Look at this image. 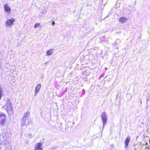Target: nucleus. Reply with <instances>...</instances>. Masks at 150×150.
Masks as SVG:
<instances>
[{
  "instance_id": "nucleus-1",
  "label": "nucleus",
  "mask_w": 150,
  "mask_h": 150,
  "mask_svg": "<svg viewBox=\"0 0 150 150\" xmlns=\"http://www.w3.org/2000/svg\"><path fill=\"white\" fill-rule=\"evenodd\" d=\"M100 117L103 123V129L104 126L106 124L107 120V117L105 112H103L101 113Z\"/></svg>"
},
{
  "instance_id": "nucleus-2",
  "label": "nucleus",
  "mask_w": 150,
  "mask_h": 150,
  "mask_svg": "<svg viewBox=\"0 0 150 150\" xmlns=\"http://www.w3.org/2000/svg\"><path fill=\"white\" fill-rule=\"evenodd\" d=\"M6 116L4 114H2L0 115V124L2 126H4L5 122Z\"/></svg>"
},
{
  "instance_id": "nucleus-3",
  "label": "nucleus",
  "mask_w": 150,
  "mask_h": 150,
  "mask_svg": "<svg viewBox=\"0 0 150 150\" xmlns=\"http://www.w3.org/2000/svg\"><path fill=\"white\" fill-rule=\"evenodd\" d=\"M42 143L41 142L37 143L35 146L34 150H42Z\"/></svg>"
},
{
  "instance_id": "nucleus-4",
  "label": "nucleus",
  "mask_w": 150,
  "mask_h": 150,
  "mask_svg": "<svg viewBox=\"0 0 150 150\" xmlns=\"http://www.w3.org/2000/svg\"><path fill=\"white\" fill-rule=\"evenodd\" d=\"M7 106L8 108L7 109V110L8 113H9L11 114L13 113V107H12L11 105V103H8L7 104Z\"/></svg>"
},
{
  "instance_id": "nucleus-5",
  "label": "nucleus",
  "mask_w": 150,
  "mask_h": 150,
  "mask_svg": "<svg viewBox=\"0 0 150 150\" xmlns=\"http://www.w3.org/2000/svg\"><path fill=\"white\" fill-rule=\"evenodd\" d=\"M4 9L5 12L8 14L10 13L11 12V8L7 4H5L4 6Z\"/></svg>"
},
{
  "instance_id": "nucleus-6",
  "label": "nucleus",
  "mask_w": 150,
  "mask_h": 150,
  "mask_svg": "<svg viewBox=\"0 0 150 150\" xmlns=\"http://www.w3.org/2000/svg\"><path fill=\"white\" fill-rule=\"evenodd\" d=\"M15 21V20L13 19H8L7 20L6 22V25L9 26H11V25L13 24L14 22Z\"/></svg>"
},
{
  "instance_id": "nucleus-7",
  "label": "nucleus",
  "mask_w": 150,
  "mask_h": 150,
  "mask_svg": "<svg viewBox=\"0 0 150 150\" xmlns=\"http://www.w3.org/2000/svg\"><path fill=\"white\" fill-rule=\"evenodd\" d=\"M130 140V138L129 137H128L125 139L124 142V144L125 145V148H127L129 143Z\"/></svg>"
},
{
  "instance_id": "nucleus-8",
  "label": "nucleus",
  "mask_w": 150,
  "mask_h": 150,
  "mask_svg": "<svg viewBox=\"0 0 150 150\" xmlns=\"http://www.w3.org/2000/svg\"><path fill=\"white\" fill-rule=\"evenodd\" d=\"M27 119L28 120V122L27 123V124H29V120H28V119L25 118L24 117H23L22 121L21 122V125L23 126H24L26 124V120Z\"/></svg>"
},
{
  "instance_id": "nucleus-9",
  "label": "nucleus",
  "mask_w": 150,
  "mask_h": 150,
  "mask_svg": "<svg viewBox=\"0 0 150 150\" xmlns=\"http://www.w3.org/2000/svg\"><path fill=\"white\" fill-rule=\"evenodd\" d=\"M128 20V18L125 17H121L119 18V21L122 23H124Z\"/></svg>"
},
{
  "instance_id": "nucleus-10",
  "label": "nucleus",
  "mask_w": 150,
  "mask_h": 150,
  "mask_svg": "<svg viewBox=\"0 0 150 150\" xmlns=\"http://www.w3.org/2000/svg\"><path fill=\"white\" fill-rule=\"evenodd\" d=\"M54 52L53 49H50L47 50L46 52V54L47 55H51Z\"/></svg>"
},
{
  "instance_id": "nucleus-11",
  "label": "nucleus",
  "mask_w": 150,
  "mask_h": 150,
  "mask_svg": "<svg viewBox=\"0 0 150 150\" xmlns=\"http://www.w3.org/2000/svg\"><path fill=\"white\" fill-rule=\"evenodd\" d=\"M30 115V112H28L25 113V114L23 116V117H24L25 118L28 119V117H29V116Z\"/></svg>"
},
{
  "instance_id": "nucleus-12",
  "label": "nucleus",
  "mask_w": 150,
  "mask_h": 150,
  "mask_svg": "<svg viewBox=\"0 0 150 150\" xmlns=\"http://www.w3.org/2000/svg\"><path fill=\"white\" fill-rule=\"evenodd\" d=\"M41 87V86L40 84L38 85L36 87L35 89V92H38L40 89Z\"/></svg>"
},
{
  "instance_id": "nucleus-13",
  "label": "nucleus",
  "mask_w": 150,
  "mask_h": 150,
  "mask_svg": "<svg viewBox=\"0 0 150 150\" xmlns=\"http://www.w3.org/2000/svg\"><path fill=\"white\" fill-rule=\"evenodd\" d=\"M40 23H36L34 25V28H36L40 26Z\"/></svg>"
},
{
  "instance_id": "nucleus-14",
  "label": "nucleus",
  "mask_w": 150,
  "mask_h": 150,
  "mask_svg": "<svg viewBox=\"0 0 150 150\" xmlns=\"http://www.w3.org/2000/svg\"><path fill=\"white\" fill-rule=\"evenodd\" d=\"M28 137L30 138H32V135L31 134H28Z\"/></svg>"
},
{
  "instance_id": "nucleus-15",
  "label": "nucleus",
  "mask_w": 150,
  "mask_h": 150,
  "mask_svg": "<svg viewBox=\"0 0 150 150\" xmlns=\"http://www.w3.org/2000/svg\"><path fill=\"white\" fill-rule=\"evenodd\" d=\"M55 24V23L54 21H52V25H54Z\"/></svg>"
},
{
  "instance_id": "nucleus-16",
  "label": "nucleus",
  "mask_w": 150,
  "mask_h": 150,
  "mask_svg": "<svg viewBox=\"0 0 150 150\" xmlns=\"http://www.w3.org/2000/svg\"><path fill=\"white\" fill-rule=\"evenodd\" d=\"M85 92V91L84 89L82 90V93L83 94H84Z\"/></svg>"
},
{
  "instance_id": "nucleus-17",
  "label": "nucleus",
  "mask_w": 150,
  "mask_h": 150,
  "mask_svg": "<svg viewBox=\"0 0 150 150\" xmlns=\"http://www.w3.org/2000/svg\"><path fill=\"white\" fill-rule=\"evenodd\" d=\"M37 92H35V93L34 94L35 96H36V95L37 94Z\"/></svg>"
},
{
  "instance_id": "nucleus-18",
  "label": "nucleus",
  "mask_w": 150,
  "mask_h": 150,
  "mask_svg": "<svg viewBox=\"0 0 150 150\" xmlns=\"http://www.w3.org/2000/svg\"><path fill=\"white\" fill-rule=\"evenodd\" d=\"M41 79H42L44 78V77H43V76H42L41 78Z\"/></svg>"
}]
</instances>
